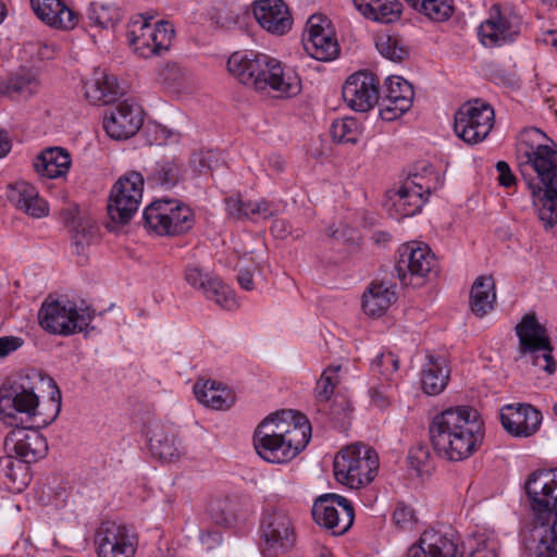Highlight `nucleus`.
<instances>
[{"instance_id":"obj_1","label":"nucleus","mask_w":557,"mask_h":557,"mask_svg":"<svg viewBox=\"0 0 557 557\" xmlns=\"http://www.w3.org/2000/svg\"><path fill=\"white\" fill-rule=\"evenodd\" d=\"M537 128L525 129L517 144L520 173L533 196L536 214L545 230L557 226V151L541 140Z\"/></svg>"},{"instance_id":"obj_2","label":"nucleus","mask_w":557,"mask_h":557,"mask_svg":"<svg viewBox=\"0 0 557 557\" xmlns=\"http://www.w3.org/2000/svg\"><path fill=\"white\" fill-rule=\"evenodd\" d=\"M310 437L307 417L294 410H283L268 416L257 426L253 447L263 460L285 463L305 449Z\"/></svg>"},{"instance_id":"obj_3","label":"nucleus","mask_w":557,"mask_h":557,"mask_svg":"<svg viewBox=\"0 0 557 557\" xmlns=\"http://www.w3.org/2000/svg\"><path fill=\"white\" fill-rule=\"evenodd\" d=\"M524 490L535 523L544 528L536 557H557V468L531 472Z\"/></svg>"},{"instance_id":"obj_4","label":"nucleus","mask_w":557,"mask_h":557,"mask_svg":"<svg viewBox=\"0 0 557 557\" xmlns=\"http://www.w3.org/2000/svg\"><path fill=\"white\" fill-rule=\"evenodd\" d=\"M46 407L39 406L38 396L33 387L22 383H13L0 389V414L9 419L11 425L24 423L32 426H47L52 423L61 410V393L57 389Z\"/></svg>"},{"instance_id":"obj_5","label":"nucleus","mask_w":557,"mask_h":557,"mask_svg":"<svg viewBox=\"0 0 557 557\" xmlns=\"http://www.w3.org/2000/svg\"><path fill=\"white\" fill-rule=\"evenodd\" d=\"M295 523L287 510L271 507L262 511L259 523V549L263 557H285L296 545Z\"/></svg>"},{"instance_id":"obj_6","label":"nucleus","mask_w":557,"mask_h":557,"mask_svg":"<svg viewBox=\"0 0 557 557\" xmlns=\"http://www.w3.org/2000/svg\"><path fill=\"white\" fill-rule=\"evenodd\" d=\"M376 451L364 444H351L334 458L336 480L350 488H360L373 481L379 469Z\"/></svg>"},{"instance_id":"obj_7","label":"nucleus","mask_w":557,"mask_h":557,"mask_svg":"<svg viewBox=\"0 0 557 557\" xmlns=\"http://www.w3.org/2000/svg\"><path fill=\"white\" fill-rule=\"evenodd\" d=\"M94 319L90 308L78 310L69 299L48 296L38 311L39 325L50 334L70 336L84 332Z\"/></svg>"},{"instance_id":"obj_8","label":"nucleus","mask_w":557,"mask_h":557,"mask_svg":"<svg viewBox=\"0 0 557 557\" xmlns=\"http://www.w3.org/2000/svg\"><path fill=\"white\" fill-rule=\"evenodd\" d=\"M151 15L139 14L131 21L126 37L129 46L139 57L149 58L168 51L174 36L173 25L166 21L151 24Z\"/></svg>"},{"instance_id":"obj_9","label":"nucleus","mask_w":557,"mask_h":557,"mask_svg":"<svg viewBox=\"0 0 557 557\" xmlns=\"http://www.w3.org/2000/svg\"><path fill=\"white\" fill-rule=\"evenodd\" d=\"M516 333L519 338L520 351L523 357H528L530 362L544 370L547 374H554L557 369L556 361L552 355L547 330L542 325L535 315L527 314L516 326Z\"/></svg>"},{"instance_id":"obj_10","label":"nucleus","mask_w":557,"mask_h":557,"mask_svg":"<svg viewBox=\"0 0 557 557\" xmlns=\"http://www.w3.org/2000/svg\"><path fill=\"white\" fill-rule=\"evenodd\" d=\"M145 225L158 235H180L194 225V213L185 203L175 199H159L144 211Z\"/></svg>"},{"instance_id":"obj_11","label":"nucleus","mask_w":557,"mask_h":557,"mask_svg":"<svg viewBox=\"0 0 557 557\" xmlns=\"http://www.w3.org/2000/svg\"><path fill=\"white\" fill-rule=\"evenodd\" d=\"M522 16L510 7L493 4L478 27L479 41L488 49L513 44L521 34Z\"/></svg>"},{"instance_id":"obj_12","label":"nucleus","mask_w":557,"mask_h":557,"mask_svg":"<svg viewBox=\"0 0 557 557\" xmlns=\"http://www.w3.org/2000/svg\"><path fill=\"white\" fill-rule=\"evenodd\" d=\"M493 125L494 109L480 99L463 103L455 113V133L469 145L483 141Z\"/></svg>"},{"instance_id":"obj_13","label":"nucleus","mask_w":557,"mask_h":557,"mask_svg":"<svg viewBox=\"0 0 557 557\" xmlns=\"http://www.w3.org/2000/svg\"><path fill=\"white\" fill-rule=\"evenodd\" d=\"M436 265L434 253L426 245L410 242L398 250V259L395 265L397 277L404 285H419Z\"/></svg>"},{"instance_id":"obj_14","label":"nucleus","mask_w":557,"mask_h":557,"mask_svg":"<svg viewBox=\"0 0 557 557\" xmlns=\"http://www.w3.org/2000/svg\"><path fill=\"white\" fill-rule=\"evenodd\" d=\"M312 516L319 525L331 530L334 535H342L352 525L355 511L347 498L337 494H325L314 502Z\"/></svg>"},{"instance_id":"obj_15","label":"nucleus","mask_w":557,"mask_h":557,"mask_svg":"<svg viewBox=\"0 0 557 557\" xmlns=\"http://www.w3.org/2000/svg\"><path fill=\"white\" fill-rule=\"evenodd\" d=\"M98 557H134L138 540L133 530L115 521H103L96 531Z\"/></svg>"},{"instance_id":"obj_16","label":"nucleus","mask_w":557,"mask_h":557,"mask_svg":"<svg viewBox=\"0 0 557 557\" xmlns=\"http://www.w3.org/2000/svg\"><path fill=\"white\" fill-rule=\"evenodd\" d=\"M484 440V423L480 413L473 419H466L463 426L449 437L446 446H440L435 453L450 461H461L471 457Z\"/></svg>"},{"instance_id":"obj_17","label":"nucleus","mask_w":557,"mask_h":557,"mask_svg":"<svg viewBox=\"0 0 557 557\" xmlns=\"http://www.w3.org/2000/svg\"><path fill=\"white\" fill-rule=\"evenodd\" d=\"M144 110L134 100H123L110 108L103 117L106 133L115 140H126L140 129Z\"/></svg>"},{"instance_id":"obj_18","label":"nucleus","mask_w":557,"mask_h":557,"mask_svg":"<svg viewBox=\"0 0 557 557\" xmlns=\"http://www.w3.org/2000/svg\"><path fill=\"white\" fill-rule=\"evenodd\" d=\"M184 280L190 287L202 293L207 299L214 301L221 308L227 310L236 308L232 288L201 267L194 263L187 264L184 270Z\"/></svg>"},{"instance_id":"obj_19","label":"nucleus","mask_w":557,"mask_h":557,"mask_svg":"<svg viewBox=\"0 0 557 557\" xmlns=\"http://www.w3.org/2000/svg\"><path fill=\"white\" fill-rule=\"evenodd\" d=\"M41 426L29 424L18 425L10 431L5 437V448L14 453L24 463L36 462L44 458L48 451L46 438L39 433Z\"/></svg>"},{"instance_id":"obj_20","label":"nucleus","mask_w":557,"mask_h":557,"mask_svg":"<svg viewBox=\"0 0 557 557\" xmlns=\"http://www.w3.org/2000/svg\"><path fill=\"white\" fill-rule=\"evenodd\" d=\"M302 45L306 52L319 61H331L339 51L338 44L329 29L327 18L317 14L311 15L307 22Z\"/></svg>"},{"instance_id":"obj_21","label":"nucleus","mask_w":557,"mask_h":557,"mask_svg":"<svg viewBox=\"0 0 557 557\" xmlns=\"http://www.w3.org/2000/svg\"><path fill=\"white\" fill-rule=\"evenodd\" d=\"M343 98L347 106L358 112L371 110L379 101V79L367 71L350 75L343 86Z\"/></svg>"},{"instance_id":"obj_22","label":"nucleus","mask_w":557,"mask_h":557,"mask_svg":"<svg viewBox=\"0 0 557 557\" xmlns=\"http://www.w3.org/2000/svg\"><path fill=\"white\" fill-rule=\"evenodd\" d=\"M259 76L265 81V91H275L276 97L292 98L301 91L298 73L269 54H265V65L261 67Z\"/></svg>"},{"instance_id":"obj_23","label":"nucleus","mask_w":557,"mask_h":557,"mask_svg":"<svg viewBox=\"0 0 557 557\" xmlns=\"http://www.w3.org/2000/svg\"><path fill=\"white\" fill-rule=\"evenodd\" d=\"M479 412L469 406L449 407L435 414L429 425V435L434 448L446 446V441L456 435L466 419H473Z\"/></svg>"},{"instance_id":"obj_24","label":"nucleus","mask_w":557,"mask_h":557,"mask_svg":"<svg viewBox=\"0 0 557 557\" xmlns=\"http://www.w3.org/2000/svg\"><path fill=\"white\" fill-rule=\"evenodd\" d=\"M265 65V53L255 51H237L227 60L228 72L239 83L257 91H265V81L260 79L261 67Z\"/></svg>"},{"instance_id":"obj_25","label":"nucleus","mask_w":557,"mask_h":557,"mask_svg":"<svg viewBox=\"0 0 557 557\" xmlns=\"http://www.w3.org/2000/svg\"><path fill=\"white\" fill-rule=\"evenodd\" d=\"M413 96V87L409 82L399 76L388 77L380 109L382 119L392 121L401 116L411 108Z\"/></svg>"},{"instance_id":"obj_26","label":"nucleus","mask_w":557,"mask_h":557,"mask_svg":"<svg viewBox=\"0 0 557 557\" xmlns=\"http://www.w3.org/2000/svg\"><path fill=\"white\" fill-rule=\"evenodd\" d=\"M252 12L258 24L273 35L282 36L292 28L293 17L283 0H256Z\"/></svg>"},{"instance_id":"obj_27","label":"nucleus","mask_w":557,"mask_h":557,"mask_svg":"<svg viewBox=\"0 0 557 557\" xmlns=\"http://www.w3.org/2000/svg\"><path fill=\"white\" fill-rule=\"evenodd\" d=\"M407 557H462L453 534L425 530L417 543L410 546Z\"/></svg>"},{"instance_id":"obj_28","label":"nucleus","mask_w":557,"mask_h":557,"mask_svg":"<svg viewBox=\"0 0 557 557\" xmlns=\"http://www.w3.org/2000/svg\"><path fill=\"white\" fill-rule=\"evenodd\" d=\"M500 420L504 429L511 435L528 437L539 430L542 416L531 405H507L502 409Z\"/></svg>"},{"instance_id":"obj_29","label":"nucleus","mask_w":557,"mask_h":557,"mask_svg":"<svg viewBox=\"0 0 557 557\" xmlns=\"http://www.w3.org/2000/svg\"><path fill=\"white\" fill-rule=\"evenodd\" d=\"M35 15L46 25L72 29L78 23L77 14L62 0H29Z\"/></svg>"},{"instance_id":"obj_30","label":"nucleus","mask_w":557,"mask_h":557,"mask_svg":"<svg viewBox=\"0 0 557 557\" xmlns=\"http://www.w3.org/2000/svg\"><path fill=\"white\" fill-rule=\"evenodd\" d=\"M145 182L151 188L165 190L175 187L184 174V163L178 158H162L145 169Z\"/></svg>"},{"instance_id":"obj_31","label":"nucleus","mask_w":557,"mask_h":557,"mask_svg":"<svg viewBox=\"0 0 557 557\" xmlns=\"http://www.w3.org/2000/svg\"><path fill=\"white\" fill-rule=\"evenodd\" d=\"M40 89L37 74L30 69H21L7 78L0 79V96L15 101H26Z\"/></svg>"},{"instance_id":"obj_32","label":"nucleus","mask_w":557,"mask_h":557,"mask_svg":"<svg viewBox=\"0 0 557 557\" xmlns=\"http://www.w3.org/2000/svg\"><path fill=\"white\" fill-rule=\"evenodd\" d=\"M149 448L153 457L168 462L177 460L185 453L175 432L161 424H154L151 428Z\"/></svg>"},{"instance_id":"obj_33","label":"nucleus","mask_w":557,"mask_h":557,"mask_svg":"<svg viewBox=\"0 0 557 557\" xmlns=\"http://www.w3.org/2000/svg\"><path fill=\"white\" fill-rule=\"evenodd\" d=\"M85 95L94 104H108L122 95V89L115 75L96 70L94 77L85 83Z\"/></svg>"},{"instance_id":"obj_34","label":"nucleus","mask_w":557,"mask_h":557,"mask_svg":"<svg viewBox=\"0 0 557 557\" xmlns=\"http://www.w3.org/2000/svg\"><path fill=\"white\" fill-rule=\"evenodd\" d=\"M72 164L69 151L51 147L41 151L34 160L35 171L42 177L58 178L66 175Z\"/></svg>"},{"instance_id":"obj_35","label":"nucleus","mask_w":557,"mask_h":557,"mask_svg":"<svg viewBox=\"0 0 557 557\" xmlns=\"http://www.w3.org/2000/svg\"><path fill=\"white\" fill-rule=\"evenodd\" d=\"M414 190L408 191L403 186L396 191H389L386 195L384 207L388 215L396 220L412 216L421 211L426 198H421Z\"/></svg>"},{"instance_id":"obj_36","label":"nucleus","mask_w":557,"mask_h":557,"mask_svg":"<svg viewBox=\"0 0 557 557\" xmlns=\"http://www.w3.org/2000/svg\"><path fill=\"white\" fill-rule=\"evenodd\" d=\"M397 299L395 286L386 282H373L363 294L362 309L371 317L382 315Z\"/></svg>"},{"instance_id":"obj_37","label":"nucleus","mask_w":557,"mask_h":557,"mask_svg":"<svg viewBox=\"0 0 557 557\" xmlns=\"http://www.w3.org/2000/svg\"><path fill=\"white\" fill-rule=\"evenodd\" d=\"M194 394L202 405L223 410L230 408L235 400L234 393L220 382L198 381L194 385Z\"/></svg>"},{"instance_id":"obj_38","label":"nucleus","mask_w":557,"mask_h":557,"mask_svg":"<svg viewBox=\"0 0 557 557\" xmlns=\"http://www.w3.org/2000/svg\"><path fill=\"white\" fill-rule=\"evenodd\" d=\"M9 198L18 210L33 218L39 219L48 214V203L39 197L37 189L28 183H17Z\"/></svg>"},{"instance_id":"obj_39","label":"nucleus","mask_w":557,"mask_h":557,"mask_svg":"<svg viewBox=\"0 0 557 557\" xmlns=\"http://www.w3.org/2000/svg\"><path fill=\"white\" fill-rule=\"evenodd\" d=\"M356 9L367 18L389 24L400 17L403 5L398 0H352Z\"/></svg>"},{"instance_id":"obj_40","label":"nucleus","mask_w":557,"mask_h":557,"mask_svg":"<svg viewBox=\"0 0 557 557\" xmlns=\"http://www.w3.org/2000/svg\"><path fill=\"white\" fill-rule=\"evenodd\" d=\"M449 370L445 359L430 357L421 372L422 389L430 396L441 394L447 386Z\"/></svg>"},{"instance_id":"obj_41","label":"nucleus","mask_w":557,"mask_h":557,"mask_svg":"<svg viewBox=\"0 0 557 557\" xmlns=\"http://www.w3.org/2000/svg\"><path fill=\"white\" fill-rule=\"evenodd\" d=\"M496 299L495 285L492 276H479L470 292L471 311L479 318L484 317L493 309Z\"/></svg>"},{"instance_id":"obj_42","label":"nucleus","mask_w":557,"mask_h":557,"mask_svg":"<svg viewBox=\"0 0 557 557\" xmlns=\"http://www.w3.org/2000/svg\"><path fill=\"white\" fill-rule=\"evenodd\" d=\"M132 196L117 195L112 187L109 201L108 213L115 223L126 224L137 212L140 203V194L136 189H132Z\"/></svg>"},{"instance_id":"obj_43","label":"nucleus","mask_w":557,"mask_h":557,"mask_svg":"<svg viewBox=\"0 0 557 557\" xmlns=\"http://www.w3.org/2000/svg\"><path fill=\"white\" fill-rule=\"evenodd\" d=\"M27 467L12 456L0 458V485L9 490L22 491L27 485Z\"/></svg>"},{"instance_id":"obj_44","label":"nucleus","mask_w":557,"mask_h":557,"mask_svg":"<svg viewBox=\"0 0 557 557\" xmlns=\"http://www.w3.org/2000/svg\"><path fill=\"white\" fill-rule=\"evenodd\" d=\"M414 10L434 22L447 21L454 13L453 0H405Z\"/></svg>"},{"instance_id":"obj_45","label":"nucleus","mask_w":557,"mask_h":557,"mask_svg":"<svg viewBox=\"0 0 557 557\" xmlns=\"http://www.w3.org/2000/svg\"><path fill=\"white\" fill-rule=\"evenodd\" d=\"M341 369L337 367H329L325 369L317 382V386L314 388V398L317 401V411L324 412L327 407V401L331 400V397L334 393V388L337 384L335 381L336 374Z\"/></svg>"},{"instance_id":"obj_46","label":"nucleus","mask_w":557,"mask_h":557,"mask_svg":"<svg viewBox=\"0 0 557 557\" xmlns=\"http://www.w3.org/2000/svg\"><path fill=\"white\" fill-rule=\"evenodd\" d=\"M330 134L335 143L356 144L359 139V125L352 117L335 120L331 124Z\"/></svg>"},{"instance_id":"obj_47","label":"nucleus","mask_w":557,"mask_h":557,"mask_svg":"<svg viewBox=\"0 0 557 557\" xmlns=\"http://www.w3.org/2000/svg\"><path fill=\"white\" fill-rule=\"evenodd\" d=\"M77 208H67L63 210V216L66 224L72 225L74 240L76 245L88 244L96 232V226L90 221L76 220Z\"/></svg>"},{"instance_id":"obj_48","label":"nucleus","mask_w":557,"mask_h":557,"mask_svg":"<svg viewBox=\"0 0 557 557\" xmlns=\"http://www.w3.org/2000/svg\"><path fill=\"white\" fill-rule=\"evenodd\" d=\"M375 47L381 55L393 62H401L408 55V51L398 39L387 34L376 36Z\"/></svg>"},{"instance_id":"obj_49","label":"nucleus","mask_w":557,"mask_h":557,"mask_svg":"<svg viewBox=\"0 0 557 557\" xmlns=\"http://www.w3.org/2000/svg\"><path fill=\"white\" fill-rule=\"evenodd\" d=\"M351 411L349 400L343 396H336L331 403L327 401L326 410L321 413L327 416L338 428H344L350 420Z\"/></svg>"},{"instance_id":"obj_50","label":"nucleus","mask_w":557,"mask_h":557,"mask_svg":"<svg viewBox=\"0 0 557 557\" xmlns=\"http://www.w3.org/2000/svg\"><path fill=\"white\" fill-rule=\"evenodd\" d=\"M399 360L393 352H384L377 356L371 363L372 373L379 379L394 381L398 370Z\"/></svg>"},{"instance_id":"obj_51","label":"nucleus","mask_w":557,"mask_h":557,"mask_svg":"<svg viewBox=\"0 0 557 557\" xmlns=\"http://www.w3.org/2000/svg\"><path fill=\"white\" fill-rule=\"evenodd\" d=\"M210 515L216 524L232 527L236 522L234 503L230 498L214 500L210 504Z\"/></svg>"},{"instance_id":"obj_52","label":"nucleus","mask_w":557,"mask_h":557,"mask_svg":"<svg viewBox=\"0 0 557 557\" xmlns=\"http://www.w3.org/2000/svg\"><path fill=\"white\" fill-rule=\"evenodd\" d=\"M87 15L94 25L101 28L113 27L120 20V14L116 10L96 3L90 4Z\"/></svg>"},{"instance_id":"obj_53","label":"nucleus","mask_w":557,"mask_h":557,"mask_svg":"<svg viewBox=\"0 0 557 557\" xmlns=\"http://www.w3.org/2000/svg\"><path fill=\"white\" fill-rule=\"evenodd\" d=\"M408 462L418 475L429 474L431 471V454L424 444L412 446L408 453Z\"/></svg>"},{"instance_id":"obj_54","label":"nucleus","mask_w":557,"mask_h":557,"mask_svg":"<svg viewBox=\"0 0 557 557\" xmlns=\"http://www.w3.org/2000/svg\"><path fill=\"white\" fill-rule=\"evenodd\" d=\"M145 178L144 175L139 172L132 171L122 176L114 185V193L117 195L132 196V189H136L138 194H140V198L143 197Z\"/></svg>"},{"instance_id":"obj_55","label":"nucleus","mask_w":557,"mask_h":557,"mask_svg":"<svg viewBox=\"0 0 557 557\" xmlns=\"http://www.w3.org/2000/svg\"><path fill=\"white\" fill-rule=\"evenodd\" d=\"M393 522L400 530H412L417 523L416 512L410 506L398 503L393 513Z\"/></svg>"},{"instance_id":"obj_56","label":"nucleus","mask_w":557,"mask_h":557,"mask_svg":"<svg viewBox=\"0 0 557 557\" xmlns=\"http://www.w3.org/2000/svg\"><path fill=\"white\" fill-rule=\"evenodd\" d=\"M248 219H269L276 213V209L267 200L247 201Z\"/></svg>"},{"instance_id":"obj_57","label":"nucleus","mask_w":557,"mask_h":557,"mask_svg":"<svg viewBox=\"0 0 557 557\" xmlns=\"http://www.w3.org/2000/svg\"><path fill=\"white\" fill-rule=\"evenodd\" d=\"M226 212L233 219H248L247 201L240 198L231 197L225 200Z\"/></svg>"},{"instance_id":"obj_58","label":"nucleus","mask_w":557,"mask_h":557,"mask_svg":"<svg viewBox=\"0 0 557 557\" xmlns=\"http://www.w3.org/2000/svg\"><path fill=\"white\" fill-rule=\"evenodd\" d=\"M422 181H423L422 176H420L419 174H412L405 181V183L403 184V187L406 188L408 191L410 190V193H413L414 190H417L416 193L421 198L428 199V197L431 194V186L424 185Z\"/></svg>"},{"instance_id":"obj_59","label":"nucleus","mask_w":557,"mask_h":557,"mask_svg":"<svg viewBox=\"0 0 557 557\" xmlns=\"http://www.w3.org/2000/svg\"><path fill=\"white\" fill-rule=\"evenodd\" d=\"M24 344L23 338L17 336L0 337V359L17 350Z\"/></svg>"},{"instance_id":"obj_60","label":"nucleus","mask_w":557,"mask_h":557,"mask_svg":"<svg viewBox=\"0 0 557 557\" xmlns=\"http://www.w3.org/2000/svg\"><path fill=\"white\" fill-rule=\"evenodd\" d=\"M496 170L498 172V182L504 187H511L516 183V177L512 174L509 165L505 161H498L496 163Z\"/></svg>"},{"instance_id":"obj_61","label":"nucleus","mask_w":557,"mask_h":557,"mask_svg":"<svg viewBox=\"0 0 557 557\" xmlns=\"http://www.w3.org/2000/svg\"><path fill=\"white\" fill-rule=\"evenodd\" d=\"M469 557H497V553L494 547H490L486 542H482L470 553Z\"/></svg>"},{"instance_id":"obj_62","label":"nucleus","mask_w":557,"mask_h":557,"mask_svg":"<svg viewBox=\"0 0 557 557\" xmlns=\"http://www.w3.org/2000/svg\"><path fill=\"white\" fill-rule=\"evenodd\" d=\"M237 281L245 290H251L253 288L252 273L249 270H240L237 275Z\"/></svg>"},{"instance_id":"obj_63","label":"nucleus","mask_w":557,"mask_h":557,"mask_svg":"<svg viewBox=\"0 0 557 557\" xmlns=\"http://www.w3.org/2000/svg\"><path fill=\"white\" fill-rule=\"evenodd\" d=\"M11 150V143L4 132L0 131V158L5 157Z\"/></svg>"},{"instance_id":"obj_64","label":"nucleus","mask_w":557,"mask_h":557,"mask_svg":"<svg viewBox=\"0 0 557 557\" xmlns=\"http://www.w3.org/2000/svg\"><path fill=\"white\" fill-rule=\"evenodd\" d=\"M270 165L280 173L284 169V161L280 157H274L270 159Z\"/></svg>"}]
</instances>
